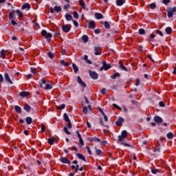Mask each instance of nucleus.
<instances>
[{"instance_id":"f257e3e1","label":"nucleus","mask_w":176,"mask_h":176,"mask_svg":"<svg viewBox=\"0 0 176 176\" xmlns=\"http://www.w3.org/2000/svg\"><path fill=\"white\" fill-rule=\"evenodd\" d=\"M127 138V131H122L121 135L118 136L119 142H122V141H124Z\"/></svg>"},{"instance_id":"f03ea898","label":"nucleus","mask_w":176,"mask_h":176,"mask_svg":"<svg viewBox=\"0 0 176 176\" xmlns=\"http://www.w3.org/2000/svg\"><path fill=\"white\" fill-rule=\"evenodd\" d=\"M111 68L110 64H107L105 60L102 61V66L100 68V71H108Z\"/></svg>"},{"instance_id":"7ed1b4c3","label":"nucleus","mask_w":176,"mask_h":176,"mask_svg":"<svg viewBox=\"0 0 176 176\" xmlns=\"http://www.w3.org/2000/svg\"><path fill=\"white\" fill-rule=\"evenodd\" d=\"M89 76L91 79L96 80L98 79V74L94 71L89 70Z\"/></svg>"},{"instance_id":"20e7f679","label":"nucleus","mask_w":176,"mask_h":176,"mask_svg":"<svg viewBox=\"0 0 176 176\" xmlns=\"http://www.w3.org/2000/svg\"><path fill=\"white\" fill-rule=\"evenodd\" d=\"M42 85H45V90H52L53 87L50 84H46V80L45 78L41 79Z\"/></svg>"},{"instance_id":"39448f33","label":"nucleus","mask_w":176,"mask_h":176,"mask_svg":"<svg viewBox=\"0 0 176 176\" xmlns=\"http://www.w3.org/2000/svg\"><path fill=\"white\" fill-rule=\"evenodd\" d=\"M41 35L43 36H45V38L46 39H49L50 38H52V35L51 33H48L46 30H43L42 32H41Z\"/></svg>"},{"instance_id":"423d86ee","label":"nucleus","mask_w":176,"mask_h":176,"mask_svg":"<svg viewBox=\"0 0 176 176\" xmlns=\"http://www.w3.org/2000/svg\"><path fill=\"white\" fill-rule=\"evenodd\" d=\"M70 30H71V25H63L62 26V31H63V32H69Z\"/></svg>"},{"instance_id":"0eeeda50","label":"nucleus","mask_w":176,"mask_h":176,"mask_svg":"<svg viewBox=\"0 0 176 176\" xmlns=\"http://www.w3.org/2000/svg\"><path fill=\"white\" fill-rule=\"evenodd\" d=\"M4 78L6 81L8 82V83H10V85H13V82L12 81V79H10V77L9 76V74L8 73L5 74Z\"/></svg>"},{"instance_id":"6e6552de","label":"nucleus","mask_w":176,"mask_h":176,"mask_svg":"<svg viewBox=\"0 0 176 176\" xmlns=\"http://www.w3.org/2000/svg\"><path fill=\"white\" fill-rule=\"evenodd\" d=\"M94 52H95L96 56H101V47H94Z\"/></svg>"},{"instance_id":"1a4fd4ad","label":"nucleus","mask_w":176,"mask_h":176,"mask_svg":"<svg viewBox=\"0 0 176 176\" xmlns=\"http://www.w3.org/2000/svg\"><path fill=\"white\" fill-rule=\"evenodd\" d=\"M60 162L65 164H71V162L67 157H62L60 158Z\"/></svg>"},{"instance_id":"9d476101","label":"nucleus","mask_w":176,"mask_h":176,"mask_svg":"<svg viewBox=\"0 0 176 176\" xmlns=\"http://www.w3.org/2000/svg\"><path fill=\"white\" fill-rule=\"evenodd\" d=\"M77 82L79 83V85H81L82 87H86V83L82 80V78H80V76L77 77Z\"/></svg>"},{"instance_id":"9b49d317","label":"nucleus","mask_w":176,"mask_h":176,"mask_svg":"<svg viewBox=\"0 0 176 176\" xmlns=\"http://www.w3.org/2000/svg\"><path fill=\"white\" fill-rule=\"evenodd\" d=\"M124 122V119L123 118H119L118 120L116 122L117 126H122Z\"/></svg>"},{"instance_id":"f8f14e48","label":"nucleus","mask_w":176,"mask_h":176,"mask_svg":"<svg viewBox=\"0 0 176 176\" xmlns=\"http://www.w3.org/2000/svg\"><path fill=\"white\" fill-rule=\"evenodd\" d=\"M88 141H90L91 142H101V139L98 138H88Z\"/></svg>"},{"instance_id":"ddd939ff","label":"nucleus","mask_w":176,"mask_h":176,"mask_svg":"<svg viewBox=\"0 0 176 176\" xmlns=\"http://www.w3.org/2000/svg\"><path fill=\"white\" fill-rule=\"evenodd\" d=\"M95 17L97 19V20H101L102 19H104V16L100 12H96L95 14Z\"/></svg>"},{"instance_id":"4468645a","label":"nucleus","mask_w":176,"mask_h":176,"mask_svg":"<svg viewBox=\"0 0 176 176\" xmlns=\"http://www.w3.org/2000/svg\"><path fill=\"white\" fill-rule=\"evenodd\" d=\"M154 121L155 122V123H162V122H163V119L160 116H157L154 117Z\"/></svg>"},{"instance_id":"2eb2a0df","label":"nucleus","mask_w":176,"mask_h":176,"mask_svg":"<svg viewBox=\"0 0 176 176\" xmlns=\"http://www.w3.org/2000/svg\"><path fill=\"white\" fill-rule=\"evenodd\" d=\"M21 9L22 10H24L25 9H28V10H30L31 9V6H30V3H25L22 6Z\"/></svg>"},{"instance_id":"dca6fc26","label":"nucleus","mask_w":176,"mask_h":176,"mask_svg":"<svg viewBox=\"0 0 176 176\" xmlns=\"http://www.w3.org/2000/svg\"><path fill=\"white\" fill-rule=\"evenodd\" d=\"M81 39L83 41L84 43H87V42H89V36L86 34L82 35Z\"/></svg>"},{"instance_id":"f3484780","label":"nucleus","mask_w":176,"mask_h":176,"mask_svg":"<svg viewBox=\"0 0 176 176\" xmlns=\"http://www.w3.org/2000/svg\"><path fill=\"white\" fill-rule=\"evenodd\" d=\"M125 3L126 0H116L117 6H122Z\"/></svg>"},{"instance_id":"a211bd4d","label":"nucleus","mask_w":176,"mask_h":176,"mask_svg":"<svg viewBox=\"0 0 176 176\" xmlns=\"http://www.w3.org/2000/svg\"><path fill=\"white\" fill-rule=\"evenodd\" d=\"M119 64H120L119 67L120 68H121V69H122V71L127 72V67H126V66L123 65V63H122V61H120Z\"/></svg>"},{"instance_id":"6ab92c4d","label":"nucleus","mask_w":176,"mask_h":176,"mask_svg":"<svg viewBox=\"0 0 176 176\" xmlns=\"http://www.w3.org/2000/svg\"><path fill=\"white\" fill-rule=\"evenodd\" d=\"M117 78H120V73L117 72L111 76V79H116Z\"/></svg>"},{"instance_id":"aec40b11","label":"nucleus","mask_w":176,"mask_h":176,"mask_svg":"<svg viewBox=\"0 0 176 176\" xmlns=\"http://www.w3.org/2000/svg\"><path fill=\"white\" fill-rule=\"evenodd\" d=\"M89 28H94L96 27V23L94 21H91L89 22Z\"/></svg>"},{"instance_id":"412c9836","label":"nucleus","mask_w":176,"mask_h":176,"mask_svg":"<svg viewBox=\"0 0 176 176\" xmlns=\"http://www.w3.org/2000/svg\"><path fill=\"white\" fill-rule=\"evenodd\" d=\"M77 157L78 159H80V160H83L84 162H86V158H85V156L80 153H77L76 154Z\"/></svg>"},{"instance_id":"4be33fe9","label":"nucleus","mask_w":176,"mask_h":176,"mask_svg":"<svg viewBox=\"0 0 176 176\" xmlns=\"http://www.w3.org/2000/svg\"><path fill=\"white\" fill-rule=\"evenodd\" d=\"M29 94H30V92L21 91L20 92L19 96H21V97H27Z\"/></svg>"},{"instance_id":"5701e85b","label":"nucleus","mask_w":176,"mask_h":176,"mask_svg":"<svg viewBox=\"0 0 176 176\" xmlns=\"http://www.w3.org/2000/svg\"><path fill=\"white\" fill-rule=\"evenodd\" d=\"M1 58L3 59L6 58V51L5 50H2L1 51Z\"/></svg>"},{"instance_id":"b1692460","label":"nucleus","mask_w":176,"mask_h":176,"mask_svg":"<svg viewBox=\"0 0 176 176\" xmlns=\"http://www.w3.org/2000/svg\"><path fill=\"white\" fill-rule=\"evenodd\" d=\"M25 122L27 124H31L32 123V118L31 117H27L25 118Z\"/></svg>"},{"instance_id":"393cba45","label":"nucleus","mask_w":176,"mask_h":176,"mask_svg":"<svg viewBox=\"0 0 176 176\" xmlns=\"http://www.w3.org/2000/svg\"><path fill=\"white\" fill-rule=\"evenodd\" d=\"M54 141H56V139H54V138H51L48 139L47 142L50 145H53V144H54Z\"/></svg>"},{"instance_id":"a878e982","label":"nucleus","mask_w":176,"mask_h":176,"mask_svg":"<svg viewBox=\"0 0 176 176\" xmlns=\"http://www.w3.org/2000/svg\"><path fill=\"white\" fill-rule=\"evenodd\" d=\"M65 17L67 21H71V20H72V16L71 14H66L65 15Z\"/></svg>"},{"instance_id":"bb28decb","label":"nucleus","mask_w":176,"mask_h":176,"mask_svg":"<svg viewBox=\"0 0 176 176\" xmlns=\"http://www.w3.org/2000/svg\"><path fill=\"white\" fill-rule=\"evenodd\" d=\"M14 13H15V11H12L11 12H10L8 14V17H9L10 20H12V19H14Z\"/></svg>"},{"instance_id":"cd10ccee","label":"nucleus","mask_w":176,"mask_h":176,"mask_svg":"<svg viewBox=\"0 0 176 176\" xmlns=\"http://www.w3.org/2000/svg\"><path fill=\"white\" fill-rule=\"evenodd\" d=\"M15 13L18 14L19 17H24V14H23V12L19 10H15Z\"/></svg>"},{"instance_id":"c85d7f7f","label":"nucleus","mask_w":176,"mask_h":176,"mask_svg":"<svg viewBox=\"0 0 176 176\" xmlns=\"http://www.w3.org/2000/svg\"><path fill=\"white\" fill-rule=\"evenodd\" d=\"M72 67H73V69H74L75 74H76V72H78V71H79V68L78 67V66H76V64H75V63L72 64Z\"/></svg>"},{"instance_id":"c756f323","label":"nucleus","mask_w":176,"mask_h":176,"mask_svg":"<svg viewBox=\"0 0 176 176\" xmlns=\"http://www.w3.org/2000/svg\"><path fill=\"white\" fill-rule=\"evenodd\" d=\"M63 118L66 122H71V120H69V117H68V114H67V113H65L63 114Z\"/></svg>"},{"instance_id":"7c9ffc66","label":"nucleus","mask_w":176,"mask_h":176,"mask_svg":"<svg viewBox=\"0 0 176 176\" xmlns=\"http://www.w3.org/2000/svg\"><path fill=\"white\" fill-rule=\"evenodd\" d=\"M84 60L88 64H92L91 60H89V56L87 55L84 56Z\"/></svg>"},{"instance_id":"2f4dec72","label":"nucleus","mask_w":176,"mask_h":176,"mask_svg":"<svg viewBox=\"0 0 176 176\" xmlns=\"http://www.w3.org/2000/svg\"><path fill=\"white\" fill-rule=\"evenodd\" d=\"M80 6L82 8V9H86V6L85 5V1L83 0H79Z\"/></svg>"},{"instance_id":"473e14b6","label":"nucleus","mask_w":176,"mask_h":176,"mask_svg":"<svg viewBox=\"0 0 176 176\" xmlns=\"http://www.w3.org/2000/svg\"><path fill=\"white\" fill-rule=\"evenodd\" d=\"M14 109L17 113H21V107L19 106H15Z\"/></svg>"},{"instance_id":"72a5a7b5","label":"nucleus","mask_w":176,"mask_h":176,"mask_svg":"<svg viewBox=\"0 0 176 176\" xmlns=\"http://www.w3.org/2000/svg\"><path fill=\"white\" fill-rule=\"evenodd\" d=\"M24 109L26 111V112H30V111H31V106L26 104L24 107Z\"/></svg>"},{"instance_id":"f704fd0d","label":"nucleus","mask_w":176,"mask_h":176,"mask_svg":"<svg viewBox=\"0 0 176 176\" xmlns=\"http://www.w3.org/2000/svg\"><path fill=\"white\" fill-rule=\"evenodd\" d=\"M167 138H168L169 140H173V138H174V134H173V133L171 132L168 133Z\"/></svg>"},{"instance_id":"c9c22d12","label":"nucleus","mask_w":176,"mask_h":176,"mask_svg":"<svg viewBox=\"0 0 176 176\" xmlns=\"http://www.w3.org/2000/svg\"><path fill=\"white\" fill-rule=\"evenodd\" d=\"M60 63L61 64V65H63V67H68V65H69V63H65V61H64V60H61L60 61Z\"/></svg>"},{"instance_id":"e433bc0d","label":"nucleus","mask_w":176,"mask_h":176,"mask_svg":"<svg viewBox=\"0 0 176 176\" xmlns=\"http://www.w3.org/2000/svg\"><path fill=\"white\" fill-rule=\"evenodd\" d=\"M165 31H166V34L170 35V34H171V32L173 31V29H171V28H170V27H168L166 28Z\"/></svg>"},{"instance_id":"4c0bfd02","label":"nucleus","mask_w":176,"mask_h":176,"mask_svg":"<svg viewBox=\"0 0 176 176\" xmlns=\"http://www.w3.org/2000/svg\"><path fill=\"white\" fill-rule=\"evenodd\" d=\"M104 27L107 30H109V28H111V25H109V23H108V21H104Z\"/></svg>"},{"instance_id":"58836bf2","label":"nucleus","mask_w":176,"mask_h":176,"mask_svg":"<svg viewBox=\"0 0 176 176\" xmlns=\"http://www.w3.org/2000/svg\"><path fill=\"white\" fill-rule=\"evenodd\" d=\"M64 131L67 135H71V132L68 131V128L67 126H64Z\"/></svg>"},{"instance_id":"ea45409f","label":"nucleus","mask_w":176,"mask_h":176,"mask_svg":"<svg viewBox=\"0 0 176 176\" xmlns=\"http://www.w3.org/2000/svg\"><path fill=\"white\" fill-rule=\"evenodd\" d=\"M54 10L57 12H61V7L56 6L54 7Z\"/></svg>"},{"instance_id":"a19ab883","label":"nucleus","mask_w":176,"mask_h":176,"mask_svg":"<svg viewBox=\"0 0 176 176\" xmlns=\"http://www.w3.org/2000/svg\"><path fill=\"white\" fill-rule=\"evenodd\" d=\"M173 13H174L173 10L168 11V14H167L168 17H173Z\"/></svg>"},{"instance_id":"79ce46f5","label":"nucleus","mask_w":176,"mask_h":176,"mask_svg":"<svg viewBox=\"0 0 176 176\" xmlns=\"http://www.w3.org/2000/svg\"><path fill=\"white\" fill-rule=\"evenodd\" d=\"M139 34H140V35H145V30L139 29Z\"/></svg>"},{"instance_id":"37998d69","label":"nucleus","mask_w":176,"mask_h":176,"mask_svg":"<svg viewBox=\"0 0 176 176\" xmlns=\"http://www.w3.org/2000/svg\"><path fill=\"white\" fill-rule=\"evenodd\" d=\"M73 14H74V19H79V14H78V12L74 11Z\"/></svg>"},{"instance_id":"c03bdc74","label":"nucleus","mask_w":176,"mask_h":176,"mask_svg":"<svg viewBox=\"0 0 176 176\" xmlns=\"http://www.w3.org/2000/svg\"><path fill=\"white\" fill-rule=\"evenodd\" d=\"M150 8H151V9H152V10L156 9V3H153L150 4Z\"/></svg>"},{"instance_id":"a18cd8bd","label":"nucleus","mask_w":176,"mask_h":176,"mask_svg":"<svg viewBox=\"0 0 176 176\" xmlns=\"http://www.w3.org/2000/svg\"><path fill=\"white\" fill-rule=\"evenodd\" d=\"M78 139H79V142H80V145L82 146H83V145H85V142H83V139L82 138H80Z\"/></svg>"},{"instance_id":"49530a36","label":"nucleus","mask_w":176,"mask_h":176,"mask_svg":"<svg viewBox=\"0 0 176 176\" xmlns=\"http://www.w3.org/2000/svg\"><path fill=\"white\" fill-rule=\"evenodd\" d=\"M65 104H63L61 106H58L57 109H65Z\"/></svg>"},{"instance_id":"de8ad7c7","label":"nucleus","mask_w":176,"mask_h":176,"mask_svg":"<svg viewBox=\"0 0 176 176\" xmlns=\"http://www.w3.org/2000/svg\"><path fill=\"white\" fill-rule=\"evenodd\" d=\"M47 56L50 58H54V55L52 52H48Z\"/></svg>"},{"instance_id":"09e8293b","label":"nucleus","mask_w":176,"mask_h":176,"mask_svg":"<svg viewBox=\"0 0 176 176\" xmlns=\"http://www.w3.org/2000/svg\"><path fill=\"white\" fill-rule=\"evenodd\" d=\"M82 112L85 113V115H87V107H84L82 109Z\"/></svg>"},{"instance_id":"8fccbe9b","label":"nucleus","mask_w":176,"mask_h":176,"mask_svg":"<svg viewBox=\"0 0 176 176\" xmlns=\"http://www.w3.org/2000/svg\"><path fill=\"white\" fill-rule=\"evenodd\" d=\"M45 130H46V126H45V124H41V131L43 133H45Z\"/></svg>"},{"instance_id":"3c124183","label":"nucleus","mask_w":176,"mask_h":176,"mask_svg":"<svg viewBox=\"0 0 176 176\" xmlns=\"http://www.w3.org/2000/svg\"><path fill=\"white\" fill-rule=\"evenodd\" d=\"M113 107H114V108H116V109H120V111H122V108L118 106V104H113Z\"/></svg>"},{"instance_id":"603ef678","label":"nucleus","mask_w":176,"mask_h":176,"mask_svg":"<svg viewBox=\"0 0 176 176\" xmlns=\"http://www.w3.org/2000/svg\"><path fill=\"white\" fill-rule=\"evenodd\" d=\"M151 173L153 174H157V173H159V170H157V169H152L151 170Z\"/></svg>"},{"instance_id":"864d4df0","label":"nucleus","mask_w":176,"mask_h":176,"mask_svg":"<svg viewBox=\"0 0 176 176\" xmlns=\"http://www.w3.org/2000/svg\"><path fill=\"white\" fill-rule=\"evenodd\" d=\"M31 72L32 74H36V69L35 67H31Z\"/></svg>"},{"instance_id":"5fc2aeb1","label":"nucleus","mask_w":176,"mask_h":176,"mask_svg":"<svg viewBox=\"0 0 176 176\" xmlns=\"http://www.w3.org/2000/svg\"><path fill=\"white\" fill-rule=\"evenodd\" d=\"M76 134L77 135V137H78V138H82V136L80 135V133H79V130H77V131H76Z\"/></svg>"},{"instance_id":"6e6d98bb","label":"nucleus","mask_w":176,"mask_h":176,"mask_svg":"<svg viewBox=\"0 0 176 176\" xmlns=\"http://www.w3.org/2000/svg\"><path fill=\"white\" fill-rule=\"evenodd\" d=\"M156 34L160 35V36H163V33L160 30H156Z\"/></svg>"},{"instance_id":"4d7b16f0","label":"nucleus","mask_w":176,"mask_h":176,"mask_svg":"<svg viewBox=\"0 0 176 176\" xmlns=\"http://www.w3.org/2000/svg\"><path fill=\"white\" fill-rule=\"evenodd\" d=\"M67 122H68V124H67L68 129H72V124H71V121Z\"/></svg>"},{"instance_id":"13d9d810","label":"nucleus","mask_w":176,"mask_h":176,"mask_svg":"<svg viewBox=\"0 0 176 176\" xmlns=\"http://www.w3.org/2000/svg\"><path fill=\"white\" fill-rule=\"evenodd\" d=\"M162 2L164 5H167L168 3H170V0H163Z\"/></svg>"},{"instance_id":"bf43d9fd","label":"nucleus","mask_w":176,"mask_h":176,"mask_svg":"<svg viewBox=\"0 0 176 176\" xmlns=\"http://www.w3.org/2000/svg\"><path fill=\"white\" fill-rule=\"evenodd\" d=\"M73 23L75 25V27H79V23H78V21H74Z\"/></svg>"},{"instance_id":"052dcab7","label":"nucleus","mask_w":176,"mask_h":176,"mask_svg":"<svg viewBox=\"0 0 176 176\" xmlns=\"http://www.w3.org/2000/svg\"><path fill=\"white\" fill-rule=\"evenodd\" d=\"M105 93H107V89H105V88L102 89L101 94H105Z\"/></svg>"},{"instance_id":"680f3d73","label":"nucleus","mask_w":176,"mask_h":176,"mask_svg":"<svg viewBox=\"0 0 176 176\" xmlns=\"http://www.w3.org/2000/svg\"><path fill=\"white\" fill-rule=\"evenodd\" d=\"M11 24L13 25H17V22H16L14 20H11Z\"/></svg>"},{"instance_id":"e2e57ef3","label":"nucleus","mask_w":176,"mask_h":176,"mask_svg":"<svg viewBox=\"0 0 176 176\" xmlns=\"http://www.w3.org/2000/svg\"><path fill=\"white\" fill-rule=\"evenodd\" d=\"M65 10H68L69 9V4H67L64 6Z\"/></svg>"},{"instance_id":"0e129e2a","label":"nucleus","mask_w":176,"mask_h":176,"mask_svg":"<svg viewBox=\"0 0 176 176\" xmlns=\"http://www.w3.org/2000/svg\"><path fill=\"white\" fill-rule=\"evenodd\" d=\"M95 34H100L101 32V30L100 29H96L94 30Z\"/></svg>"},{"instance_id":"69168bd1","label":"nucleus","mask_w":176,"mask_h":176,"mask_svg":"<svg viewBox=\"0 0 176 176\" xmlns=\"http://www.w3.org/2000/svg\"><path fill=\"white\" fill-rule=\"evenodd\" d=\"M3 82V76L2 74H0V83H2Z\"/></svg>"},{"instance_id":"338daca9","label":"nucleus","mask_w":176,"mask_h":176,"mask_svg":"<svg viewBox=\"0 0 176 176\" xmlns=\"http://www.w3.org/2000/svg\"><path fill=\"white\" fill-rule=\"evenodd\" d=\"M159 105H160V107H164V102H160Z\"/></svg>"},{"instance_id":"774afa93","label":"nucleus","mask_w":176,"mask_h":176,"mask_svg":"<svg viewBox=\"0 0 176 176\" xmlns=\"http://www.w3.org/2000/svg\"><path fill=\"white\" fill-rule=\"evenodd\" d=\"M140 85V80L138 78L135 82V86H138Z\"/></svg>"}]
</instances>
